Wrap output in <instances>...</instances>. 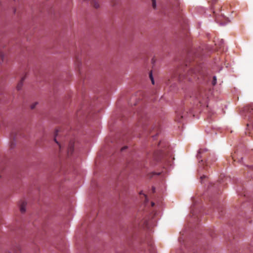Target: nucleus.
<instances>
[{
	"mask_svg": "<svg viewBox=\"0 0 253 253\" xmlns=\"http://www.w3.org/2000/svg\"><path fill=\"white\" fill-rule=\"evenodd\" d=\"M27 203L25 201H22L20 205V210L22 213H24L26 211V206Z\"/></svg>",
	"mask_w": 253,
	"mask_h": 253,
	"instance_id": "nucleus-7",
	"label": "nucleus"
},
{
	"mask_svg": "<svg viewBox=\"0 0 253 253\" xmlns=\"http://www.w3.org/2000/svg\"><path fill=\"white\" fill-rule=\"evenodd\" d=\"M205 177V176H201V178H203V177Z\"/></svg>",
	"mask_w": 253,
	"mask_h": 253,
	"instance_id": "nucleus-24",
	"label": "nucleus"
},
{
	"mask_svg": "<svg viewBox=\"0 0 253 253\" xmlns=\"http://www.w3.org/2000/svg\"><path fill=\"white\" fill-rule=\"evenodd\" d=\"M176 117L175 120L177 122H180L181 121V119L184 117L185 115V112H182L181 111H177L176 112Z\"/></svg>",
	"mask_w": 253,
	"mask_h": 253,
	"instance_id": "nucleus-5",
	"label": "nucleus"
},
{
	"mask_svg": "<svg viewBox=\"0 0 253 253\" xmlns=\"http://www.w3.org/2000/svg\"><path fill=\"white\" fill-rule=\"evenodd\" d=\"M207 92L208 91L203 88H201L193 92L189 96L190 103L193 102L194 104L197 105L199 104L201 105L205 104L208 98Z\"/></svg>",
	"mask_w": 253,
	"mask_h": 253,
	"instance_id": "nucleus-2",
	"label": "nucleus"
},
{
	"mask_svg": "<svg viewBox=\"0 0 253 253\" xmlns=\"http://www.w3.org/2000/svg\"><path fill=\"white\" fill-rule=\"evenodd\" d=\"M54 141H55V142L56 143H57V144L59 145L60 148L61 149V146L59 144L58 142L56 141V138H54Z\"/></svg>",
	"mask_w": 253,
	"mask_h": 253,
	"instance_id": "nucleus-18",
	"label": "nucleus"
},
{
	"mask_svg": "<svg viewBox=\"0 0 253 253\" xmlns=\"http://www.w3.org/2000/svg\"><path fill=\"white\" fill-rule=\"evenodd\" d=\"M216 84V77L214 76L213 78V81L212 82V84L213 85H215Z\"/></svg>",
	"mask_w": 253,
	"mask_h": 253,
	"instance_id": "nucleus-15",
	"label": "nucleus"
},
{
	"mask_svg": "<svg viewBox=\"0 0 253 253\" xmlns=\"http://www.w3.org/2000/svg\"><path fill=\"white\" fill-rule=\"evenodd\" d=\"M15 253H18V251H17L16 249L14 250Z\"/></svg>",
	"mask_w": 253,
	"mask_h": 253,
	"instance_id": "nucleus-21",
	"label": "nucleus"
},
{
	"mask_svg": "<svg viewBox=\"0 0 253 253\" xmlns=\"http://www.w3.org/2000/svg\"><path fill=\"white\" fill-rule=\"evenodd\" d=\"M25 78H26V76L22 77L21 80H20V81L18 83L17 85L16 86V88L18 90H19L22 88V87L23 86V82H24V80L25 79Z\"/></svg>",
	"mask_w": 253,
	"mask_h": 253,
	"instance_id": "nucleus-8",
	"label": "nucleus"
},
{
	"mask_svg": "<svg viewBox=\"0 0 253 253\" xmlns=\"http://www.w3.org/2000/svg\"><path fill=\"white\" fill-rule=\"evenodd\" d=\"M127 147L126 146H125V147H123L122 149H121V151H124L125 149H126Z\"/></svg>",
	"mask_w": 253,
	"mask_h": 253,
	"instance_id": "nucleus-17",
	"label": "nucleus"
},
{
	"mask_svg": "<svg viewBox=\"0 0 253 253\" xmlns=\"http://www.w3.org/2000/svg\"><path fill=\"white\" fill-rule=\"evenodd\" d=\"M149 78H150V80L151 81V82H152V84H154V78L153 77L152 71H151L149 73Z\"/></svg>",
	"mask_w": 253,
	"mask_h": 253,
	"instance_id": "nucleus-12",
	"label": "nucleus"
},
{
	"mask_svg": "<svg viewBox=\"0 0 253 253\" xmlns=\"http://www.w3.org/2000/svg\"><path fill=\"white\" fill-rule=\"evenodd\" d=\"M248 112L249 117L253 118V105H251L249 107H247L246 109ZM247 126L249 128H253V123H252V118L251 119L250 123L247 124Z\"/></svg>",
	"mask_w": 253,
	"mask_h": 253,
	"instance_id": "nucleus-4",
	"label": "nucleus"
},
{
	"mask_svg": "<svg viewBox=\"0 0 253 253\" xmlns=\"http://www.w3.org/2000/svg\"><path fill=\"white\" fill-rule=\"evenodd\" d=\"M205 71L201 65L190 67L184 74L182 73L181 69H179L173 72L171 79L169 80V82L170 84L174 81L180 82L184 80L189 82L196 81L200 79L205 80Z\"/></svg>",
	"mask_w": 253,
	"mask_h": 253,
	"instance_id": "nucleus-1",
	"label": "nucleus"
},
{
	"mask_svg": "<svg viewBox=\"0 0 253 253\" xmlns=\"http://www.w3.org/2000/svg\"><path fill=\"white\" fill-rule=\"evenodd\" d=\"M38 104V102H34L32 104H31V109H34L35 108L36 105Z\"/></svg>",
	"mask_w": 253,
	"mask_h": 253,
	"instance_id": "nucleus-14",
	"label": "nucleus"
},
{
	"mask_svg": "<svg viewBox=\"0 0 253 253\" xmlns=\"http://www.w3.org/2000/svg\"><path fill=\"white\" fill-rule=\"evenodd\" d=\"M152 2V6L154 8L156 7V0H151Z\"/></svg>",
	"mask_w": 253,
	"mask_h": 253,
	"instance_id": "nucleus-16",
	"label": "nucleus"
},
{
	"mask_svg": "<svg viewBox=\"0 0 253 253\" xmlns=\"http://www.w3.org/2000/svg\"><path fill=\"white\" fill-rule=\"evenodd\" d=\"M154 205H155V203L154 202L151 203V205L152 207H153L154 206Z\"/></svg>",
	"mask_w": 253,
	"mask_h": 253,
	"instance_id": "nucleus-19",
	"label": "nucleus"
},
{
	"mask_svg": "<svg viewBox=\"0 0 253 253\" xmlns=\"http://www.w3.org/2000/svg\"><path fill=\"white\" fill-rule=\"evenodd\" d=\"M57 135V130L55 132V135Z\"/></svg>",
	"mask_w": 253,
	"mask_h": 253,
	"instance_id": "nucleus-22",
	"label": "nucleus"
},
{
	"mask_svg": "<svg viewBox=\"0 0 253 253\" xmlns=\"http://www.w3.org/2000/svg\"><path fill=\"white\" fill-rule=\"evenodd\" d=\"M212 5V9H213V13L214 14L215 21L217 23H220L221 25L225 24L228 21V18L225 17L222 14H219L217 13L216 11L214 9V7L212 6L215 4L217 0H207Z\"/></svg>",
	"mask_w": 253,
	"mask_h": 253,
	"instance_id": "nucleus-3",
	"label": "nucleus"
},
{
	"mask_svg": "<svg viewBox=\"0 0 253 253\" xmlns=\"http://www.w3.org/2000/svg\"><path fill=\"white\" fill-rule=\"evenodd\" d=\"M12 145H13V144L12 143V144H11V147H13Z\"/></svg>",
	"mask_w": 253,
	"mask_h": 253,
	"instance_id": "nucleus-23",
	"label": "nucleus"
},
{
	"mask_svg": "<svg viewBox=\"0 0 253 253\" xmlns=\"http://www.w3.org/2000/svg\"><path fill=\"white\" fill-rule=\"evenodd\" d=\"M16 249H17V250L20 251V247L19 246H17L16 247Z\"/></svg>",
	"mask_w": 253,
	"mask_h": 253,
	"instance_id": "nucleus-20",
	"label": "nucleus"
},
{
	"mask_svg": "<svg viewBox=\"0 0 253 253\" xmlns=\"http://www.w3.org/2000/svg\"><path fill=\"white\" fill-rule=\"evenodd\" d=\"M74 142L70 141L68 148L67 153L68 156H70L72 154L74 151Z\"/></svg>",
	"mask_w": 253,
	"mask_h": 253,
	"instance_id": "nucleus-6",
	"label": "nucleus"
},
{
	"mask_svg": "<svg viewBox=\"0 0 253 253\" xmlns=\"http://www.w3.org/2000/svg\"><path fill=\"white\" fill-rule=\"evenodd\" d=\"M4 58V54L2 52H0V63L3 62Z\"/></svg>",
	"mask_w": 253,
	"mask_h": 253,
	"instance_id": "nucleus-11",
	"label": "nucleus"
},
{
	"mask_svg": "<svg viewBox=\"0 0 253 253\" xmlns=\"http://www.w3.org/2000/svg\"><path fill=\"white\" fill-rule=\"evenodd\" d=\"M91 4L95 8L99 7V4L96 0H91Z\"/></svg>",
	"mask_w": 253,
	"mask_h": 253,
	"instance_id": "nucleus-9",
	"label": "nucleus"
},
{
	"mask_svg": "<svg viewBox=\"0 0 253 253\" xmlns=\"http://www.w3.org/2000/svg\"><path fill=\"white\" fill-rule=\"evenodd\" d=\"M206 150H204V149H200L199 150V152H198V154L197 155V157L198 159L200 158L201 157H202V156H201V154H202L205 151H206Z\"/></svg>",
	"mask_w": 253,
	"mask_h": 253,
	"instance_id": "nucleus-10",
	"label": "nucleus"
},
{
	"mask_svg": "<svg viewBox=\"0 0 253 253\" xmlns=\"http://www.w3.org/2000/svg\"><path fill=\"white\" fill-rule=\"evenodd\" d=\"M161 155H162V154L161 153V154L160 155V156H157V154L156 153H155L154 155V159L156 160V161H159L161 159Z\"/></svg>",
	"mask_w": 253,
	"mask_h": 253,
	"instance_id": "nucleus-13",
	"label": "nucleus"
}]
</instances>
